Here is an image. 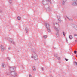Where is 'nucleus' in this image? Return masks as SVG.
<instances>
[{"label":"nucleus","instance_id":"f03ea898","mask_svg":"<svg viewBox=\"0 0 77 77\" xmlns=\"http://www.w3.org/2000/svg\"><path fill=\"white\" fill-rule=\"evenodd\" d=\"M57 27L58 28L59 27V24L57 23H56L54 25V28L55 30L57 31V33H59V29H57Z\"/></svg>","mask_w":77,"mask_h":77},{"label":"nucleus","instance_id":"7c9ffc66","mask_svg":"<svg viewBox=\"0 0 77 77\" xmlns=\"http://www.w3.org/2000/svg\"><path fill=\"white\" fill-rule=\"evenodd\" d=\"M66 17L67 18H68V19H69V18L68 17V16H66Z\"/></svg>","mask_w":77,"mask_h":77},{"label":"nucleus","instance_id":"bb28decb","mask_svg":"<svg viewBox=\"0 0 77 77\" xmlns=\"http://www.w3.org/2000/svg\"><path fill=\"white\" fill-rule=\"evenodd\" d=\"M54 49H56V47H54Z\"/></svg>","mask_w":77,"mask_h":77},{"label":"nucleus","instance_id":"5701e85b","mask_svg":"<svg viewBox=\"0 0 77 77\" xmlns=\"http://www.w3.org/2000/svg\"><path fill=\"white\" fill-rule=\"evenodd\" d=\"M42 71H44V68H42Z\"/></svg>","mask_w":77,"mask_h":77},{"label":"nucleus","instance_id":"6e6552de","mask_svg":"<svg viewBox=\"0 0 77 77\" xmlns=\"http://www.w3.org/2000/svg\"><path fill=\"white\" fill-rule=\"evenodd\" d=\"M66 0H64V1L63 2V3H62V5H65V3L66 2Z\"/></svg>","mask_w":77,"mask_h":77},{"label":"nucleus","instance_id":"1a4fd4ad","mask_svg":"<svg viewBox=\"0 0 77 77\" xmlns=\"http://www.w3.org/2000/svg\"><path fill=\"white\" fill-rule=\"evenodd\" d=\"M69 38L70 39H72L73 38L72 37V35H70Z\"/></svg>","mask_w":77,"mask_h":77},{"label":"nucleus","instance_id":"aec40b11","mask_svg":"<svg viewBox=\"0 0 77 77\" xmlns=\"http://www.w3.org/2000/svg\"><path fill=\"white\" fill-rule=\"evenodd\" d=\"M26 33H28V31H27V29H26Z\"/></svg>","mask_w":77,"mask_h":77},{"label":"nucleus","instance_id":"2f4dec72","mask_svg":"<svg viewBox=\"0 0 77 77\" xmlns=\"http://www.w3.org/2000/svg\"><path fill=\"white\" fill-rule=\"evenodd\" d=\"M57 36H59V35H58V34H57Z\"/></svg>","mask_w":77,"mask_h":77},{"label":"nucleus","instance_id":"f3484780","mask_svg":"<svg viewBox=\"0 0 77 77\" xmlns=\"http://www.w3.org/2000/svg\"><path fill=\"white\" fill-rule=\"evenodd\" d=\"M57 18L58 19V20H59V19H60V16H57Z\"/></svg>","mask_w":77,"mask_h":77},{"label":"nucleus","instance_id":"7ed1b4c3","mask_svg":"<svg viewBox=\"0 0 77 77\" xmlns=\"http://www.w3.org/2000/svg\"><path fill=\"white\" fill-rule=\"evenodd\" d=\"M45 25L46 26L47 30H48L49 32H50V25L47 23H45Z\"/></svg>","mask_w":77,"mask_h":77},{"label":"nucleus","instance_id":"c756f323","mask_svg":"<svg viewBox=\"0 0 77 77\" xmlns=\"http://www.w3.org/2000/svg\"><path fill=\"white\" fill-rule=\"evenodd\" d=\"M75 42H77V40H76L75 41Z\"/></svg>","mask_w":77,"mask_h":77},{"label":"nucleus","instance_id":"393cba45","mask_svg":"<svg viewBox=\"0 0 77 77\" xmlns=\"http://www.w3.org/2000/svg\"><path fill=\"white\" fill-rule=\"evenodd\" d=\"M8 49H9V50H11V47H9V48H8Z\"/></svg>","mask_w":77,"mask_h":77},{"label":"nucleus","instance_id":"6ab92c4d","mask_svg":"<svg viewBox=\"0 0 77 77\" xmlns=\"http://www.w3.org/2000/svg\"><path fill=\"white\" fill-rule=\"evenodd\" d=\"M77 51L75 50L74 51V53H75V54H76L77 53Z\"/></svg>","mask_w":77,"mask_h":77},{"label":"nucleus","instance_id":"9b49d317","mask_svg":"<svg viewBox=\"0 0 77 77\" xmlns=\"http://www.w3.org/2000/svg\"><path fill=\"white\" fill-rule=\"evenodd\" d=\"M62 22V20L60 19H58V22L59 23H60Z\"/></svg>","mask_w":77,"mask_h":77},{"label":"nucleus","instance_id":"f257e3e1","mask_svg":"<svg viewBox=\"0 0 77 77\" xmlns=\"http://www.w3.org/2000/svg\"><path fill=\"white\" fill-rule=\"evenodd\" d=\"M32 53L33 55L31 56V58H34L35 60H37L38 59V56H37L35 51H32Z\"/></svg>","mask_w":77,"mask_h":77},{"label":"nucleus","instance_id":"cd10ccee","mask_svg":"<svg viewBox=\"0 0 77 77\" xmlns=\"http://www.w3.org/2000/svg\"><path fill=\"white\" fill-rule=\"evenodd\" d=\"M44 0H43V1H42V3H44Z\"/></svg>","mask_w":77,"mask_h":77},{"label":"nucleus","instance_id":"2eb2a0df","mask_svg":"<svg viewBox=\"0 0 77 77\" xmlns=\"http://www.w3.org/2000/svg\"><path fill=\"white\" fill-rule=\"evenodd\" d=\"M9 2L10 4H11V3H12V1L11 0H10L9 1Z\"/></svg>","mask_w":77,"mask_h":77},{"label":"nucleus","instance_id":"39448f33","mask_svg":"<svg viewBox=\"0 0 77 77\" xmlns=\"http://www.w3.org/2000/svg\"><path fill=\"white\" fill-rule=\"evenodd\" d=\"M54 56L55 57H56V58H57V59L58 60H60V58L59 57H58V55L57 54H55L54 55Z\"/></svg>","mask_w":77,"mask_h":77},{"label":"nucleus","instance_id":"b1692460","mask_svg":"<svg viewBox=\"0 0 77 77\" xmlns=\"http://www.w3.org/2000/svg\"><path fill=\"white\" fill-rule=\"evenodd\" d=\"M65 60H66V61H68V59L66 58H65Z\"/></svg>","mask_w":77,"mask_h":77},{"label":"nucleus","instance_id":"dca6fc26","mask_svg":"<svg viewBox=\"0 0 77 77\" xmlns=\"http://www.w3.org/2000/svg\"><path fill=\"white\" fill-rule=\"evenodd\" d=\"M17 18L19 20H21V17H20L19 16Z\"/></svg>","mask_w":77,"mask_h":77},{"label":"nucleus","instance_id":"20e7f679","mask_svg":"<svg viewBox=\"0 0 77 77\" xmlns=\"http://www.w3.org/2000/svg\"><path fill=\"white\" fill-rule=\"evenodd\" d=\"M72 4L73 6H77V0H72Z\"/></svg>","mask_w":77,"mask_h":77},{"label":"nucleus","instance_id":"423d86ee","mask_svg":"<svg viewBox=\"0 0 77 77\" xmlns=\"http://www.w3.org/2000/svg\"><path fill=\"white\" fill-rule=\"evenodd\" d=\"M1 48L2 51H4V50H5V47H3L2 45L1 46Z\"/></svg>","mask_w":77,"mask_h":77},{"label":"nucleus","instance_id":"a878e982","mask_svg":"<svg viewBox=\"0 0 77 77\" xmlns=\"http://www.w3.org/2000/svg\"><path fill=\"white\" fill-rule=\"evenodd\" d=\"M2 12V10H0V13H1Z\"/></svg>","mask_w":77,"mask_h":77},{"label":"nucleus","instance_id":"0eeeda50","mask_svg":"<svg viewBox=\"0 0 77 77\" xmlns=\"http://www.w3.org/2000/svg\"><path fill=\"white\" fill-rule=\"evenodd\" d=\"M9 41H11V42L12 43V44H15V42L14 41H12V39L11 38H10L8 39Z\"/></svg>","mask_w":77,"mask_h":77},{"label":"nucleus","instance_id":"c85d7f7f","mask_svg":"<svg viewBox=\"0 0 77 77\" xmlns=\"http://www.w3.org/2000/svg\"><path fill=\"white\" fill-rule=\"evenodd\" d=\"M74 36H77V35H76V34H75V35H74Z\"/></svg>","mask_w":77,"mask_h":77},{"label":"nucleus","instance_id":"f8f14e48","mask_svg":"<svg viewBox=\"0 0 77 77\" xmlns=\"http://www.w3.org/2000/svg\"><path fill=\"white\" fill-rule=\"evenodd\" d=\"M33 71H36V68H35V66L33 67Z\"/></svg>","mask_w":77,"mask_h":77},{"label":"nucleus","instance_id":"9d476101","mask_svg":"<svg viewBox=\"0 0 77 77\" xmlns=\"http://www.w3.org/2000/svg\"><path fill=\"white\" fill-rule=\"evenodd\" d=\"M6 66V65L5 64V63H3L2 64V67L3 68L5 66Z\"/></svg>","mask_w":77,"mask_h":77},{"label":"nucleus","instance_id":"412c9836","mask_svg":"<svg viewBox=\"0 0 77 77\" xmlns=\"http://www.w3.org/2000/svg\"><path fill=\"white\" fill-rule=\"evenodd\" d=\"M75 65H77V63L76 62H75Z\"/></svg>","mask_w":77,"mask_h":77},{"label":"nucleus","instance_id":"a211bd4d","mask_svg":"<svg viewBox=\"0 0 77 77\" xmlns=\"http://www.w3.org/2000/svg\"><path fill=\"white\" fill-rule=\"evenodd\" d=\"M63 35H64V36H65V33L64 32H63Z\"/></svg>","mask_w":77,"mask_h":77},{"label":"nucleus","instance_id":"4468645a","mask_svg":"<svg viewBox=\"0 0 77 77\" xmlns=\"http://www.w3.org/2000/svg\"><path fill=\"white\" fill-rule=\"evenodd\" d=\"M47 10H48V11H50V7H48V8Z\"/></svg>","mask_w":77,"mask_h":77},{"label":"nucleus","instance_id":"4be33fe9","mask_svg":"<svg viewBox=\"0 0 77 77\" xmlns=\"http://www.w3.org/2000/svg\"><path fill=\"white\" fill-rule=\"evenodd\" d=\"M29 77H32V75H31V74H30L29 75Z\"/></svg>","mask_w":77,"mask_h":77},{"label":"nucleus","instance_id":"ddd939ff","mask_svg":"<svg viewBox=\"0 0 77 77\" xmlns=\"http://www.w3.org/2000/svg\"><path fill=\"white\" fill-rule=\"evenodd\" d=\"M47 38V35H45L44 36V38L45 39H46V38Z\"/></svg>","mask_w":77,"mask_h":77}]
</instances>
